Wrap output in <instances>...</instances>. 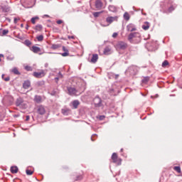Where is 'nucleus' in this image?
<instances>
[{
	"label": "nucleus",
	"instance_id": "f257e3e1",
	"mask_svg": "<svg viewBox=\"0 0 182 182\" xmlns=\"http://www.w3.org/2000/svg\"><path fill=\"white\" fill-rule=\"evenodd\" d=\"M84 91H85V90H77L76 88H74L72 87H68V92L69 95H70V96L77 97V96L80 95V94H82V92H83Z\"/></svg>",
	"mask_w": 182,
	"mask_h": 182
},
{
	"label": "nucleus",
	"instance_id": "f03ea898",
	"mask_svg": "<svg viewBox=\"0 0 182 182\" xmlns=\"http://www.w3.org/2000/svg\"><path fill=\"white\" fill-rule=\"evenodd\" d=\"M16 107H19L21 109L27 108L26 103L23 101V98L21 97L16 100Z\"/></svg>",
	"mask_w": 182,
	"mask_h": 182
},
{
	"label": "nucleus",
	"instance_id": "7ed1b4c3",
	"mask_svg": "<svg viewBox=\"0 0 182 182\" xmlns=\"http://www.w3.org/2000/svg\"><path fill=\"white\" fill-rule=\"evenodd\" d=\"M117 21H118L117 16H114V17L109 16V17L106 18V22H107L108 24L105 25V24L102 23L101 26L103 27L109 26L110 24L112 23V22Z\"/></svg>",
	"mask_w": 182,
	"mask_h": 182
},
{
	"label": "nucleus",
	"instance_id": "20e7f679",
	"mask_svg": "<svg viewBox=\"0 0 182 182\" xmlns=\"http://www.w3.org/2000/svg\"><path fill=\"white\" fill-rule=\"evenodd\" d=\"M111 159L112 162L117 164L118 166L121 165L122 159L118 158L117 154L112 153Z\"/></svg>",
	"mask_w": 182,
	"mask_h": 182
},
{
	"label": "nucleus",
	"instance_id": "39448f33",
	"mask_svg": "<svg viewBox=\"0 0 182 182\" xmlns=\"http://www.w3.org/2000/svg\"><path fill=\"white\" fill-rule=\"evenodd\" d=\"M46 75V73L43 70H41L39 72H34L33 76L37 78H41Z\"/></svg>",
	"mask_w": 182,
	"mask_h": 182
},
{
	"label": "nucleus",
	"instance_id": "423d86ee",
	"mask_svg": "<svg viewBox=\"0 0 182 182\" xmlns=\"http://www.w3.org/2000/svg\"><path fill=\"white\" fill-rule=\"evenodd\" d=\"M112 48L109 47V46H106L105 48H104V51H103V54L105 55H112Z\"/></svg>",
	"mask_w": 182,
	"mask_h": 182
},
{
	"label": "nucleus",
	"instance_id": "0eeeda50",
	"mask_svg": "<svg viewBox=\"0 0 182 182\" xmlns=\"http://www.w3.org/2000/svg\"><path fill=\"white\" fill-rule=\"evenodd\" d=\"M117 46L121 50H125L127 48V44L123 41H120L117 43Z\"/></svg>",
	"mask_w": 182,
	"mask_h": 182
},
{
	"label": "nucleus",
	"instance_id": "6e6552de",
	"mask_svg": "<svg viewBox=\"0 0 182 182\" xmlns=\"http://www.w3.org/2000/svg\"><path fill=\"white\" fill-rule=\"evenodd\" d=\"M93 104L95 105L96 107H100V105L102 104V100L99 97H96L93 100Z\"/></svg>",
	"mask_w": 182,
	"mask_h": 182
},
{
	"label": "nucleus",
	"instance_id": "1a4fd4ad",
	"mask_svg": "<svg viewBox=\"0 0 182 182\" xmlns=\"http://www.w3.org/2000/svg\"><path fill=\"white\" fill-rule=\"evenodd\" d=\"M127 30L129 32H134L136 31V28L135 27V26L132 23H129L127 26Z\"/></svg>",
	"mask_w": 182,
	"mask_h": 182
},
{
	"label": "nucleus",
	"instance_id": "9d476101",
	"mask_svg": "<svg viewBox=\"0 0 182 182\" xmlns=\"http://www.w3.org/2000/svg\"><path fill=\"white\" fill-rule=\"evenodd\" d=\"M63 51L64 52L63 53H60V55L63 57H68L70 56V53L68 52V49L65 48V46H63Z\"/></svg>",
	"mask_w": 182,
	"mask_h": 182
},
{
	"label": "nucleus",
	"instance_id": "9b49d317",
	"mask_svg": "<svg viewBox=\"0 0 182 182\" xmlns=\"http://www.w3.org/2000/svg\"><path fill=\"white\" fill-rule=\"evenodd\" d=\"M38 114L43 115L46 113V110H45V108L43 106H38V110H37Z\"/></svg>",
	"mask_w": 182,
	"mask_h": 182
},
{
	"label": "nucleus",
	"instance_id": "f8f14e48",
	"mask_svg": "<svg viewBox=\"0 0 182 182\" xmlns=\"http://www.w3.org/2000/svg\"><path fill=\"white\" fill-rule=\"evenodd\" d=\"M26 4H27L29 7H32L36 4V0H26Z\"/></svg>",
	"mask_w": 182,
	"mask_h": 182
},
{
	"label": "nucleus",
	"instance_id": "ddd939ff",
	"mask_svg": "<svg viewBox=\"0 0 182 182\" xmlns=\"http://www.w3.org/2000/svg\"><path fill=\"white\" fill-rule=\"evenodd\" d=\"M98 60H99V55L97 54H93L90 62L95 63Z\"/></svg>",
	"mask_w": 182,
	"mask_h": 182
},
{
	"label": "nucleus",
	"instance_id": "4468645a",
	"mask_svg": "<svg viewBox=\"0 0 182 182\" xmlns=\"http://www.w3.org/2000/svg\"><path fill=\"white\" fill-rule=\"evenodd\" d=\"M96 8L98 9H101L103 6V4L100 0H97L95 2Z\"/></svg>",
	"mask_w": 182,
	"mask_h": 182
},
{
	"label": "nucleus",
	"instance_id": "2eb2a0df",
	"mask_svg": "<svg viewBox=\"0 0 182 182\" xmlns=\"http://www.w3.org/2000/svg\"><path fill=\"white\" fill-rule=\"evenodd\" d=\"M31 50L32 52H33L34 53H38L39 52H41V48H38L37 46H32V48H31Z\"/></svg>",
	"mask_w": 182,
	"mask_h": 182
},
{
	"label": "nucleus",
	"instance_id": "dca6fc26",
	"mask_svg": "<svg viewBox=\"0 0 182 182\" xmlns=\"http://www.w3.org/2000/svg\"><path fill=\"white\" fill-rule=\"evenodd\" d=\"M30 87H31V82L29 80H26L23 84V88L29 89Z\"/></svg>",
	"mask_w": 182,
	"mask_h": 182
},
{
	"label": "nucleus",
	"instance_id": "f3484780",
	"mask_svg": "<svg viewBox=\"0 0 182 182\" xmlns=\"http://www.w3.org/2000/svg\"><path fill=\"white\" fill-rule=\"evenodd\" d=\"M136 36H139V33H129V36H128L129 41H132V40L134 39Z\"/></svg>",
	"mask_w": 182,
	"mask_h": 182
},
{
	"label": "nucleus",
	"instance_id": "a211bd4d",
	"mask_svg": "<svg viewBox=\"0 0 182 182\" xmlns=\"http://www.w3.org/2000/svg\"><path fill=\"white\" fill-rule=\"evenodd\" d=\"M34 101L36 103L39 104V103H41L42 102V97L41 96H39V95H36L35 98H34Z\"/></svg>",
	"mask_w": 182,
	"mask_h": 182
},
{
	"label": "nucleus",
	"instance_id": "6ab92c4d",
	"mask_svg": "<svg viewBox=\"0 0 182 182\" xmlns=\"http://www.w3.org/2000/svg\"><path fill=\"white\" fill-rule=\"evenodd\" d=\"M109 11L112 12V13H115L116 11H117V8L115 7L114 6H113V5H110L109 6Z\"/></svg>",
	"mask_w": 182,
	"mask_h": 182
},
{
	"label": "nucleus",
	"instance_id": "aec40b11",
	"mask_svg": "<svg viewBox=\"0 0 182 182\" xmlns=\"http://www.w3.org/2000/svg\"><path fill=\"white\" fill-rule=\"evenodd\" d=\"M18 171V168L17 166H11V173H17Z\"/></svg>",
	"mask_w": 182,
	"mask_h": 182
},
{
	"label": "nucleus",
	"instance_id": "412c9836",
	"mask_svg": "<svg viewBox=\"0 0 182 182\" xmlns=\"http://www.w3.org/2000/svg\"><path fill=\"white\" fill-rule=\"evenodd\" d=\"M11 73H14L16 75H21V73L18 71L17 68H14V69L11 70Z\"/></svg>",
	"mask_w": 182,
	"mask_h": 182
},
{
	"label": "nucleus",
	"instance_id": "4be33fe9",
	"mask_svg": "<svg viewBox=\"0 0 182 182\" xmlns=\"http://www.w3.org/2000/svg\"><path fill=\"white\" fill-rule=\"evenodd\" d=\"M149 27H150L149 23L146 22V23H144V24L143 25L142 28H143L144 31H147V30L149 29Z\"/></svg>",
	"mask_w": 182,
	"mask_h": 182
},
{
	"label": "nucleus",
	"instance_id": "5701e85b",
	"mask_svg": "<svg viewBox=\"0 0 182 182\" xmlns=\"http://www.w3.org/2000/svg\"><path fill=\"white\" fill-rule=\"evenodd\" d=\"M35 30L41 32L43 30V26L41 24H38L37 26H35Z\"/></svg>",
	"mask_w": 182,
	"mask_h": 182
},
{
	"label": "nucleus",
	"instance_id": "b1692460",
	"mask_svg": "<svg viewBox=\"0 0 182 182\" xmlns=\"http://www.w3.org/2000/svg\"><path fill=\"white\" fill-rule=\"evenodd\" d=\"M60 47H61V46L60 44H52L51 49L57 50V49H58Z\"/></svg>",
	"mask_w": 182,
	"mask_h": 182
},
{
	"label": "nucleus",
	"instance_id": "393cba45",
	"mask_svg": "<svg viewBox=\"0 0 182 182\" xmlns=\"http://www.w3.org/2000/svg\"><path fill=\"white\" fill-rule=\"evenodd\" d=\"M79 105H80V102L77 100H75L73 102V106L74 109H77V107Z\"/></svg>",
	"mask_w": 182,
	"mask_h": 182
},
{
	"label": "nucleus",
	"instance_id": "a878e982",
	"mask_svg": "<svg viewBox=\"0 0 182 182\" xmlns=\"http://www.w3.org/2000/svg\"><path fill=\"white\" fill-rule=\"evenodd\" d=\"M124 19H125L126 21H129L130 19V15L129 13H125L124 14Z\"/></svg>",
	"mask_w": 182,
	"mask_h": 182
},
{
	"label": "nucleus",
	"instance_id": "bb28decb",
	"mask_svg": "<svg viewBox=\"0 0 182 182\" xmlns=\"http://www.w3.org/2000/svg\"><path fill=\"white\" fill-rule=\"evenodd\" d=\"M173 169H174L175 171H176V172H178L179 173H181V168L179 167V166H175L173 168Z\"/></svg>",
	"mask_w": 182,
	"mask_h": 182
},
{
	"label": "nucleus",
	"instance_id": "cd10ccee",
	"mask_svg": "<svg viewBox=\"0 0 182 182\" xmlns=\"http://www.w3.org/2000/svg\"><path fill=\"white\" fill-rule=\"evenodd\" d=\"M26 173L27 176H31L33 173V171L29 170L28 168L26 169Z\"/></svg>",
	"mask_w": 182,
	"mask_h": 182
},
{
	"label": "nucleus",
	"instance_id": "c85d7f7f",
	"mask_svg": "<svg viewBox=\"0 0 182 182\" xmlns=\"http://www.w3.org/2000/svg\"><path fill=\"white\" fill-rule=\"evenodd\" d=\"M39 18L38 17H32L31 18V23L35 25L36 24V21H38Z\"/></svg>",
	"mask_w": 182,
	"mask_h": 182
},
{
	"label": "nucleus",
	"instance_id": "c756f323",
	"mask_svg": "<svg viewBox=\"0 0 182 182\" xmlns=\"http://www.w3.org/2000/svg\"><path fill=\"white\" fill-rule=\"evenodd\" d=\"M63 75H62L61 73H60V74H58V77H57L55 78V82L58 83L59 79L63 78Z\"/></svg>",
	"mask_w": 182,
	"mask_h": 182
},
{
	"label": "nucleus",
	"instance_id": "7c9ffc66",
	"mask_svg": "<svg viewBox=\"0 0 182 182\" xmlns=\"http://www.w3.org/2000/svg\"><path fill=\"white\" fill-rule=\"evenodd\" d=\"M70 109H62V113L64 115H68V114L70 112Z\"/></svg>",
	"mask_w": 182,
	"mask_h": 182
},
{
	"label": "nucleus",
	"instance_id": "2f4dec72",
	"mask_svg": "<svg viewBox=\"0 0 182 182\" xmlns=\"http://www.w3.org/2000/svg\"><path fill=\"white\" fill-rule=\"evenodd\" d=\"M149 81V77H145L143 80H142V82L143 83H148V82Z\"/></svg>",
	"mask_w": 182,
	"mask_h": 182
},
{
	"label": "nucleus",
	"instance_id": "473e14b6",
	"mask_svg": "<svg viewBox=\"0 0 182 182\" xmlns=\"http://www.w3.org/2000/svg\"><path fill=\"white\" fill-rule=\"evenodd\" d=\"M37 40L38 42H42L43 41V35H40L37 37Z\"/></svg>",
	"mask_w": 182,
	"mask_h": 182
},
{
	"label": "nucleus",
	"instance_id": "72a5a7b5",
	"mask_svg": "<svg viewBox=\"0 0 182 182\" xmlns=\"http://www.w3.org/2000/svg\"><path fill=\"white\" fill-rule=\"evenodd\" d=\"M168 65V60H164L162 63V68H166V66Z\"/></svg>",
	"mask_w": 182,
	"mask_h": 182
},
{
	"label": "nucleus",
	"instance_id": "f704fd0d",
	"mask_svg": "<svg viewBox=\"0 0 182 182\" xmlns=\"http://www.w3.org/2000/svg\"><path fill=\"white\" fill-rule=\"evenodd\" d=\"M9 33V30L7 29H4L2 31V36H5L6 35H7Z\"/></svg>",
	"mask_w": 182,
	"mask_h": 182
},
{
	"label": "nucleus",
	"instance_id": "c9c22d12",
	"mask_svg": "<svg viewBox=\"0 0 182 182\" xmlns=\"http://www.w3.org/2000/svg\"><path fill=\"white\" fill-rule=\"evenodd\" d=\"M102 12H95V13H93V16L94 17H99L100 15L102 14Z\"/></svg>",
	"mask_w": 182,
	"mask_h": 182
},
{
	"label": "nucleus",
	"instance_id": "e433bc0d",
	"mask_svg": "<svg viewBox=\"0 0 182 182\" xmlns=\"http://www.w3.org/2000/svg\"><path fill=\"white\" fill-rule=\"evenodd\" d=\"M25 69L26 71H32V68L29 65L25 66Z\"/></svg>",
	"mask_w": 182,
	"mask_h": 182
},
{
	"label": "nucleus",
	"instance_id": "4c0bfd02",
	"mask_svg": "<svg viewBox=\"0 0 182 182\" xmlns=\"http://www.w3.org/2000/svg\"><path fill=\"white\" fill-rule=\"evenodd\" d=\"M82 179V176L80 175L76 176V178L75 179V181H80Z\"/></svg>",
	"mask_w": 182,
	"mask_h": 182
},
{
	"label": "nucleus",
	"instance_id": "58836bf2",
	"mask_svg": "<svg viewBox=\"0 0 182 182\" xmlns=\"http://www.w3.org/2000/svg\"><path fill=\"white\" fill-rule=\"evenodd\" d=\"M25 44H26L27 46H30L31 45V42L29 40H26Z\"/></svg>",
	"mask_w": 182,
	"mask_h": 182
},
{
	"label": "nucleus",
	"instance_id": "ea45409f",
	"mask_svg": "<svg viewBox=\"0 0 182 182\" xmlns=\"http://www.w3.org/2000/svg\"><path fill=\"white\" fill-rule=\"evenodd\" d=\"M117 36H118V33H114L112 35V37L114 38H117Z\"/></svg>",
	"mask_w": 182,
	"mask_h": 182
},
{
	"label": "nucleus",
	"instance_id": "a19ab883",
	"mask_svg": "<svg viewBox=\"0 0 182 182\" xmlns=\"http://www.w3.org/2000/svg\"><path fill=\"white\" fill-rule=\"evenodd\" d=\"M168 11L169 13L172 12L173 11H174V7L173 6L169 7Z\"/></svg>",
	"mask_w": 182,
	"mask_h": 182
},
{
	"label": "nucleus",
	"instance_id": "79ce46f5",
	"mask_svg": "<svg viewBox=\"0 0 182 182\" xmlns=\"http://www.w3.org/2000/svg\"><path fill=\"white\" fill-rule=\"evenodd\" d=\"M20 21V18H14V23L16 24L18 23V21Z\"/></svg>",
	"mask_w": 182,
	"mask_h": 182
},
{
	"label": "nucleus",
	"instance_id": "37998d69",
	"mask_svg": "<svg viewBox=\"0 0 182 182\" xmlns=\"http://www.w3.org/2000/svg\"><path fill=\"white\" fill-rule=\"evenodd\" d=\"M8 60L12 61L14 60V57L9 56Z\"/></svg>",
	"mask_w": 182,
	"mask_h": 182
},
{
	"label": "nucleus",
	"instance_id": "c03bdc74",
	"mask_svg": "<svg viewBox=\"0 0 182 182\" xmlns=\"http://www.w3.org/2000/svg\"><path fill=\"white\" fill-rule=\"evenodd\" d=\"M63 23V21H62L61 20L57 21V23H58V25H60V24Z\"/></svg>",
	"mask_w": 182,
	"mask_h": 182
},
{
	"label": "nucleus",
	"instance_id": "a18cd8bd",
	"mask_svg": "<svg viewBox=\"0 0 182 182\" xmlns=\"http://www.w3.org/2000/svg\"><path fill=\"white\" fill-rule=\"evenodd\" d=\"M4 80L5 82H8V81H9L10 78H9V77H5Z\"/></svg>",
	"mask_w": 182,
	"mask_h": 182
},
{
	"label": "nucleus",
	"instance_id": "49530a36",
	"mask_svg": "<svg viewBox=\"0 0 182 182\" xmlns=\"http://www.w3.org/2000/svg\"><path fill=\"white\" fill-rule=\"evenodd\" d=\"M105 119V116H101L100 117V120H103Z\"/></svg>",
	"mask_w": 182,
	"mask_h": 182
},
{
	"label": "nucleus",
	"instance_id": "de8ad7c7",
	"mask_svg": "<svg viewBox=\"0 0 182 182\" xmlns=\"http://www.w3.org/2000/svg\"><path fill=\"white\" fill-rule=\"evenodd\" d=\"M30 120V116H26V121H29Z\"/></svg>",
	"mask_w": 182,
	"mask_h": 182
},
{
	"label": "nucleus",
	"instance_id": "09e8293b",
	"mask_svg": "<svg viewBox=\"0 0 182 182\" xmlns=\"http://www.w3.org/2000/svg\"><path fill=\"white\" fill-rule=\"evenodd\" d=\"M1 58H4V55L3 54H0V62H1Z\"/></svg>",
	"mask_w": 182,
	"mask_h": 182
},
{
	"label": "nucleus",
	"instance_id": "8fccbe9b",
	"mask_svg": "<svg viewBox=\"0 0 182 182\" xmlns=\"http://www.w3.org/2000/svg\"><path fill=\"white\" fill-rule=\"evenodd\" d=\"M2 28H0V36H2Z\"/></svg>",
	"mask_w": 182,
	"mask_h": 182
},
{
	"label": "nucleus",
	"instance_id": "3c124183",
	"mask_svg": "<svg viewBox=\"0 0 182 182\" xmlns=\"http://www.w3.org/2000/svg\"><path fill=\"white\" fill-rule=\"evenodd\" d=\"M28 28H29V26H28V24H27L26 29V30H28Z\"/></svg>",
	"mask_w": 182,
	"mask_h": 182
},
{
	"label": "nucleus",
	"instance_id": "603ef678",
	"mask_svg": "<svg viewBox=\"0 0 182 182\" xmlns=\"http://www.w3.org/2000/svg\"><path fill=\"white\" fill-rule=\"evenodd\" d=\"M44 17L49 18L50 16H49L48 15H44V16H43V18H44Z\"/></svg>",
	"mask_w": 182,
	"mask_h": 182
},
{
	"label": "nucleus",
	"instance_id": "864d4df0",
	"mask_svg": "<svg viewBox=\"0 0 182 182\" xmlns=\"http://www.w3.org/2000/svg\"><path fill=\"white\" fill-rule=\"evenodd\" d=\"M21 28H23V23H21Z\"/></svg>",
	"mask_w": 182,
	"mask_h": 182
},
{
	"label": "nucleus",
	"instance_id": "5fc2aeb1",
	"mask_svg": "<svg viewBox=\"0 0 182 182\" xmlns=\"http://www.w3.org/2000/svg\"><path fill=\"white\" fill-rule=\"evenodd\" d=\"M69 38L73 39L74 37L73 36H70V37H69Z\"/></svg>",
	"mask_w": 182,
	"mask_h": 182
},
{
	"label": "nucleus",
	"instance_id": "6e6d98bb",
	"mask_svg": "<svg viewBox=\"0 0 182 182\" xmlns=\"http://www.w3.org/2000/svg\"><path fill=\"white\" fill-rule=\"evenodd\" d=\"M0 120H2V116L0 114Z\"/></svg>",
	"mask_w": 182,
	"mask_h": 182
},
{
	"label": "nucleus",
	"instance_id": "4d7b16f0",
	"mask_svg": "<svg viewBox=\"0 0 182 182\" xmlns=\"http://www.w3.org/2000/svg\"><path fill=\"white\" fill-rule=\"evenodd\" d=\"M4 76H5V75H2V78H3V79H4Z\"/></svg>",
	"mask_w": 182,
	"mask_h": 182
},
{
	"label": "nucleus",
	"instance_id": "13d9d810",
	"mask_svg": "<svg viewBox=\"0 0 182 182\" xmlns=\"http://www.w3.org/2000/svg\"><path fill=\"white\" fill-rule=\"evenodd\" d=\"M121 151H123V149H121Z\"/></svg>",
	"mask_w": 182,
	"mask_h": 182
},
{
	"label": "nucleus",
	"instance_id": "bf43d9fd",
	"mask_svg": "<svg viewBox=\"0 0 182 182\" xmlns=\"http://www.w3.org/2000/svg\"><path fill=\"white\" fill-rule=\"evenodd\" d=\"M111 92H113V90H111Z\"/></svg>",
	"mask_w": 182,
	"mask_h": 182
}]
</instances>
